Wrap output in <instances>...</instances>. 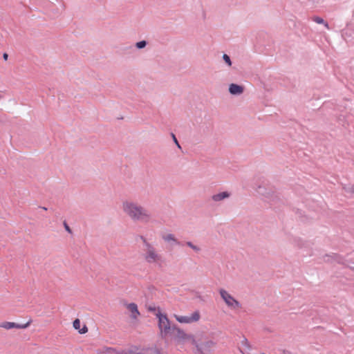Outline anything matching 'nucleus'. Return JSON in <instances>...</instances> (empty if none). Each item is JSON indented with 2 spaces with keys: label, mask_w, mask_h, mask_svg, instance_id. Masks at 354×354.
I'll list each match as a JSON object with an SVG mask.
<instances>
[{
  "label": "nucleus",
  "mask_w": 354,
  "mask_h": 354,
  "mask_svg": "<svg viewBox=\"0 0 354 354\" xmlns=\"http://www.w3.org/2000/svg\"><path fill=\"white\" fill-rule=\"evenodd\" d=\"M123 212L133 221L147 223L151 219V214L138 203L125 200L122 203Z\"/></svg>",
  "instance_id": "obj_1"
},
{
  "label": "nucleus",
  "mask_w": 354,
  "mask_h": 354,
  "mask_svg": "<svg viewBox=\"0 0 354 354\" xmlns=\"http://www.w3.org/2000/svg\"><path fill=\"white\" fill-rule=\"evenodd\" d=\"M143 243L142 257L149 264H160L162 262V257L157 249L144 237L141 236Z\"/></svg>",
  "instance_id": "obj_2"
},
{
  "label": "nucleus",
  "mask_w": 354,
  "mask_h": 354,
  "mask_svg": "<svg viewBox=\"0 0 354 354\" xmlns=\"http://www.w3.org/2000/svg\"><path fill=\"white\" fill-rule=\"evenodd\" d=\"M156 316L158 319V328L162 338L166 339L171 336L173 326L171 325L167 315L162 313L160 309H158V312L156 313Z\"/></svg>",
  "instance_id": "obj_3"
},
{
  "label": "nucleus",
  "mask_w": 354,
  "mask_h": 354,
  "mask_svg": "<svg viewBox=\"0 0 354 354\" xmlns=\"http://www.w3.org/2000/svg\"><path fill=\"white\" fill-rule=\"evenodd\" d=\"M219 294L225 305L232 310L239 309L241 307L240 302L236 300L228 291L223 288L219 290Z\"/></svg>",
  "instance_id": "obj_4"
},
{
  "label": "nucleus",
  "mask_w": 354,
  "mask_h": 354,
  "mask_svg": "<svg viewBox=\"0 0 354 354\" xmlns=\"http://www.w3.org/2000/svg\"><path fill=\"white\" fill-rule=\"evenodd\" d=\"M172 335H174L175 340L178 342H182L185 340L190 339L192 340L193 344L196 343V341L193 337L187 335L183 330L175 325L173 326L171 336Z\"/></svg>",
  "instance_id": "obj_5"
},
{
  "label": "nucleus",
  "mask_w": 354,
  "mask_h": 354,
  "mask_svg": "<svg viewBox=\"0 0 354 354\" xmlns=\"http://www.w3.org/2000/svg\"><path fill=\"white\" fill-rule=\"evenodd\" d=\"M174 317L178 322L183 324H191L193 322H196L200 319L201 317L198 311H195L189 316H180L176 315Z\"/></svg>",
  "instance_id": "obj_6"
},
{
  "label": "nucleus",
  "mask_w": 354,
  "mask_h": 354,
  "mask_svg": "<svg viewBox=\"0 0 354 354\" xmlns=\"http://www.w3.org/2000/svg\"><path fill=\"white\" fill-rule=\"evenodd\" d=\"M31 322H32L31 319H30L27 323L24 324H16L15 322H5L0 324V327L3 328L7 330H10V329H12L14 328H19V329H24V328H28L30 326V324H31Z\"/></svg>",
  "instance_id": "obj_7"
},
{
  "label": "nucleus",
  "mask_w": 354,
  "mask_h": 354,
  "mask_svg": "<svg viewBox=\"0 0 354 354\" xmlns=\"http://www.w3.org/2000/svg\"><path fill=\"white\" fill-rule=\"evenodd\" d=\"M199 351H210L216 345V342L212 339L207 340L201 344L196 342L194 344Z\"/></svg>",
  "instance_id": "obj_8"
},
{
  "label": "nucleus",
  "mask_w": 354,
  "mask_h": 354,
  "mask_svg": "<svg viewBox=\"0 0 354 354\" xmlns=\"http://www.w3.org/2000/svg\"><path fill=\"white\" fill-rule=\"evenodd\" d=\"M161 237L165 242L169 243L171 245H183V244H181L180 242L178 241V239L173 234H164Z\"/></svg>",
  "instance_id": "obj_9"
},
{
  "label": "nucleus",
  "mask_w": 354,
  "mask_h": 354,
  "mask_svg": "<svg viewBox=\"0 0 354 354\" xmlns=\"http://www.w3.org/2000/svg\"><path fill=\"white\" fill-rule=\"evenodd\" d=\"M230 196L231 193L230 192L225 191L213 194L211 198L214 202H220L229 198Z\"/></svg>",
  "instance_id": "obj_10"
},
{
  "label": "nucleus",
  "mask_w": 354,
  "mask_h": 354,
  "mask_svg": "<svg viewBox=\"0 0 354 354\" xmlns=\"http://www.w3.org/2000/svg\"><path fill=\"white\" fill-rule=\"evenodd\" d=\"M244 88L242 86L236 84H231L229 86V92L234 95H240L243 93Z\"/></svg>",
  "instance_id": "obj_11"
},
{
  "label": "nucleus",
  "mask_w": 354,
  "mask_h": 354,
  "mask_svg": "<svg viewBox=\"0 0 354 354\" xmlns=\"http://www.w3.org/2000/svg\"><path fill=\"white\" fill-rule=\"evenodd\" d=\"M127 308L129 311L131 313V317L133 319H137V317L140 315V312L138 309V306L135 303H131L127 305Z\"/></svg>",
  "instance_id": "obj_12"
},
{
  "label": "nucleus",
  "mask_w": 354,
  "mask_h": 354,
  "mask_svg": "<svg viewBox=\"0 0 354 354\" xmlns=\"http://www.w3.org/2000/svg\"><path fill=\"white\" fill-rule=\"evenodd\" d=\"M80 321L79 319H76L74 320L73 323V326L75 329L78 330L80 334H84L88 331L87 327L84 325L82 328H80Z\"/></svg>",
  "instance_id": "obj_13"
},
{
  "label": "nucleus",
  "mask_w": 354,
  "mask_h": 354,
  "mask_svg": "<svg viewBox=\"0 0 354 354\" xmlns=\"http://www.w3.org/2000/svg\"><path fill=\"white\" fill-rule=\"evenodd\" d=\"M292 244L297 248H301L306 245V242L300 238H295Z\"/></svg>",
  "instance_id": "obj_14"
},
{
  "label": "nucleus",
  "mask_w": 354,
  "mask_h": 354,
  "mask_svg": "<svg viewBox=\"0 0 354 354\" xmlns=\"http://www.w3.org/2000/svg\"><path fill=\"white\" fill-rule=\"evenodd\" d=\"M313 21H315V23L317 24H324V26L329 29V26H328V24L325 21L322 17H318V16H315L312 18Z\"/></svg>",
  "instance_id": "obj_15"
},
{
  "label": "nucleus",
  "mask_w": 354,
  "mask_h": 354,
  "mask_svg": "<svg viewBox=\"0 0 354 354\" xmlns=\"http://www.w3.org/2000/svg\"><path fill=\"white\" fill-rule=\"evenodd\" d=\"M185 245L188 246L189 248H190L192 250H193L195 252H200L201 251V248L200 246L196 245V244H194L191 241H186L185 243Z\"/></svg>",
  "instance_id": "obj_16"
},
{
  "label": "nucleus",
  "mask_w": 354,
  "mask_h": 354,
  "mask_svg": "<svg viewBox=\"0 0 354 354\" xmlns=\"http://www.w3.org/2000/svg\"><path fill=\"white\" fill-rule=\"evenodd\" d=\"M138 354H160V351L155 348H149L143 350L142 352Z\"/></svg>",
  "instance_id": "obj_17"
},
{
  "label": "nucleus",
  "mask_w": 354,
  "mask_h": 354,
  "mask_svg": "<svg viewBox=\"0 0 354 354\" xmlns=\"http://www.w3.org/2000/svg\"><path fill=\"white\" fill-rule=\"evenodd\" d=\"M223 59L225 64L227 65V66H232V63L229 55H227V54H223Z\"/></svg>",
  "instance_id": "obj_18"
},
{
  "label": "nucleus",
  "mask_w": 354,
  "mask_h": 354,
  "mask_svg": "<svg viewBox=\"0 0 354 354\" xmlns=\"http://www.w3.org/2000/svg\"><path fill=\"white\" fill-rule=\"evenodd\" d=\"M147 45V42L144 40L142 41H138L136 44V46L138 48V49H141V48H143L146 46Z\"/></svg>",
  "instance_id": "obj_19"
},
{
  "label": "nucleus",
  "mask_w": 354,
  "mask_h": 354,
  "mask_svg": "<svg viewBox=\"0 0 354 354\" xmlns=\"http://www.w3.org/2000/svg\"><path fill=\"white\" fill-rule=\"evenodd\" d=\"M171 136H172L173 140H174V141L175 144L176 145V146H177L178 148H180V144L178 143V140H177V139H176V136H175V135H174V133H172V134H171Z\"/></svg>",
  "instance_id": "obj_20"
},
{
  "label": "nucleus",
  "mask_w": 354,
  "mask_h": 354,
  "mask_svg": "<svg viewBox=\"0 0 354 354\" xmlns=\"http://www.w3.org/2000/svg\"><path fill=\"white\" fill-rule=\"evenodd\" d=\"M64 225H65V229H66L68 232H71V229H70V227H68V225L66 223H64Z\"/></svg>",
  "instance_id": "obj_21"
},
{
  "label": "nucleus",
  "mask_w": 354,
  "mask_h": 354,
  "mask_svg": "<svg viewBox=\"0 0 354 354\" xmlns=\"http://www.w3.org/2000/svg\"><path fill=\"white\" fill-rule=\"evenodd\" d=\"M350 192L352 194H354V185L351 187V188L350 189Z\"/></svg>",
  "instance_id": "obj_22"
},
{
  "label": "nucleus",
  "mask_w": 354,
  "mask_h": 354,
  "mask_svg": "<svg viewBox=\"0 0 354 354\" xmlns=\"http://www.w3.org/2000/svg\"><path fill=\"white\" fill-rule=\"evenodd\" d=\"M3 59H4L5 60H6V59H8V55H7L6 53H4V54H3Z\"/></svg>",
  "instance_id": "obj_23"
},
{
  "label": "nucleus",
  "mask_w": 354,
  "mask_h": 354,
  "mask_svg": "<svg viewBox=\"0 0 354 354\" xmlns=\"http://www.w3.org/2000/svg\"><path fill=\"white\" fill-rule=\"evenodd\" d=\"M149 309L150 311H155L156 310V308L155 307H153V308L150 307Z\"/></svg>",
  "instance_id": "obj_24"
},
{
  "label": "nucleus",
  "mask_w": 354,
  "mask_h": 354,
  "mask_svg": "<svg viewBox=\"0 0 354 354\" xmlns=\"http://www.w3.org/2000/svg\"><path fill=\"white\" fill-rule=\"evenodd\" d=\"M2 98V96L0 95V100Z\"/></svg>",
  "instance_id": "obj_25"
}]
</instances>
